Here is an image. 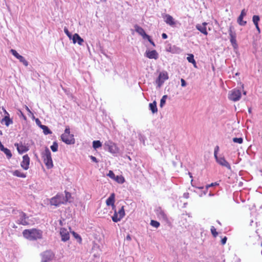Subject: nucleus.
I'll list each match as a JSON object with an SVG mask.
<instances>
[{
    "label": "nucleus",
    "instance_id": "f257e3e1",
    "mask_svg": "<svg viewBox=\"0 0 262 262\" xmlns=\"http://www.w3.org/2000/svg\"><path fill=\"white\" fill-rule=\"evenodd\" d=\"M23 236L30 241H36L41 239L42 237V231L41 230L33 228L31 229H25L24 230Z\"/></svg>",
    "mask_w": 262,
    "mask_h": 262
},
{
    "label": "nucleus",
    "instance_id": "f03ea898",
    "mask_svg": "<svg viewBox=\"0 0 262 262\" xmlns=\"http://www.w3.org/2000/svg\"><path fill=\"white\" fill-rule=\"evenodd\" d=\"M42 157L47 168H51L53 166V161L51 152L48 147H46L45 151L42 153Z\"/></svg>",
    "mask_w": 262,
    "mask_h": 262
},
{
    "label": "nucleus",
    "instance_id": "7ed1b4c3",
    "mask_svg": "<svg viewBox=\"0 0 262 262\" xmlns=\"http://www.w3.org/2000/svg\"><path fill=\"white\" fill-rule=\"evenodd\" d=\"M65 200L63 194H57L50 199V202L51 205L57 207L61 204H65Z\"/></svg>",
    "mask_w": 262,
    "mask_h": 262
},
{
    "label": "nucleus",
    "instance_id": "20e7f679",
    "mask_svg": "<svg viewBox=\"0 0 262 262\" xmlns=\"http://www.w3.org/2000/svg\"><path fill=\"white\" fill-rule=\"evenodd\" d=\"M104 149L113 154H117L119 151V148L111 141H107L104 144Z\"/></svg>",
    "mask_w": 262,
    "mask_h": 262
},
{
    "label": "nucleus",
    "instance_id": "39448f33",
    "mask_svg": "<svg viewBox=\"0 0 262 262\" xmlns=\"http://www.w3.org/2000/svg\"><path fill=\"white\" fill-rule=\"evenodd\" d=\"M41 262H50L55 258V254L51 250H46L40 254Z\"/></svg>",
    "mask_w": 262,
    "mask_h": 262
},
{
    "label": "nucleus",
    "instance_id": "423d86ee",
    "mask_svg": "<svg viewBox=\"0 0 262 262\" xmlns=\"http://www.w3.org/2000/svg\"><path fill=\"white\" fill-rule=\"evenodd\" d=\"M242 94L239 90L234 89L229 91L228 98L233 101H238L241 98Z\"/></svg>",
    "mask_w": 262,
    "mask_h": 262
},
{
    "label": "nucleus",
    "instance_id": "0eeeda50",
    "mask_svg": "<svg viewBox=\"0 0 262 262\" xmlns=\"http://www.w3.org/2000/svg\"><path fill=\"white\" fill-rule=\"evenodd\" d=\"M234 28L232 26H230L229 28V34L230 36V42L234 48H236L237 45L236 43V34L234 31H233Z\"/></svg>",
    "mask_w": 262,
    "mask_h": 262
},
{
    "label": "nucleus",
    "instance_id": "6e6552de",
    "mask_svg": "<svg viewBox=\"0 0 262 262\" xmlns=\"http://www.w3.org/2000/svg\"><path fill=\"white\" fill-rule=\"evenodd\" d=\"M168 79V75L166 72H161L158 78L157 79L156 82L159 88H160L162 85L164 83L165 80Z\"/></svg>",
    "mask_w": 262,
    "mask_h": 262
},
{
    "label": "nucleus",
    "instance_id": "1a4fd4ad",
    "mask_svg": "<svg viewBox=\"0 0 262 262\" xmlns=\"http://www.w3.org/2000/svg\"><path fill=\"white\" fill-rule=\"evenodd\" d=\"M28 216L27 214L20 211L19 212V219H17L16 223L19 225H28L29 224V222L28 221Z\"/></svg>",
    "mask_w": 262,
    "mask_h": 262
},
{
    "label": "nucleus",
    "instance_id": "9d476101",
    "mask_svg": "<svg viewBox=\"0 0 262 262\" xmlns=\"http://www.w3.org/2000/svg\"><path fill=\"white\" fill-rule=\"evenodd\" d=\"M61 139L67 144H74L75 142L73 135H61Z\"/></svg>",
    "mask_w": 262,
    "mask_h": 262
},
{
    "label": "nucleus",
    "instance_id": "9b49d317",
    "mask_svg": "<svg viewBox=\"0 0 262 262\" xmlns=\"http://www.w3.org/2000/svg\"><path fill=\"white\" fill-rule=\"evenodd\" d=\"M10 52L12 54L18 59L20 62H21L25 66L27 67L28 66V62L25 59V58L21 55H19L16 50L14 49H11Z\"/></svg>",
    "mask_w": 262,
    "mask_h": 262
},
{
    "label": "nucleus",
    "instance_id": "f8f14e48",
    "mask_svg": "<svg viewBox=\"0 0 262 262\" xmlns=\"http://www.w3.org/2000/svg\"><path fill=\"white\" fill-rule=\"evenodd\" d=\"M216 162L222 166L226 167L228 169L231 170V167L230 164L223 157H219L215 159Z\"/></svg>",
    "mask_w": 262,
    "mask_h": 262
},
{
    "label": "nucleus",
    "instance_id": "ddd939ff",
    "mask_svg": "<svg viewBox=\"0 0 262 262\" xmlns=\"http://www.w3.org/2000/svg\"><path fill=\"white\" fill-rule=\"evenodd\" d=\"M30 158L28 155L23 157V161L21 162L20 166L24 170H28L29 168Z\"/></svg>",
    "mask_w": 262,
    "mask_h": 262
},
{
    "label": "nucleus",
    "instance_id": "4468645a",
    "mask_svg": "<svg viewBox=\"0 0 262 262\" xmlns=\"http://www.w3.org/2000/svg\"><path fill=\"white\" fill-rule=\"evenodd\" d=\"M60 234L61 237V241L63 242H66L70 238V235L68 231L64 228L60 229Z\"/></svg>",
    "mask_w": 262,
    "mask_h": 262
},
{
    "label": "nucleus",
    "instance_id": "2eb2a0df",
    "mask_svg": "<svg viewBox=\"0 0 262 262\" xmlns=\"http://www.w3.org/2000/svg\"><path fill=\"white\" fill-rule=\"evenodd\" d=\"M135 31L137 32L139 35L142 36L143 39H146V38H149V35L146 34L144 29L141 27L137 25H135L134 26Z\"/></svg>",
    "mask_w": 262,
    "mask_h": 262
},
{
    "label": "nucleus",
    "instance_id": "dca6fc26",
    "mask_svg": "<svg viewBox=\"0 0 262 262\" xmlns=\"http://www.w3.org/2000/svg\"><path fill=\"white\" fill-rule=\"evenodd\" d=\"M207 25V23H203L202 24H197L195 26L197 30L200 31L203 34L207 35L208 34V32L207 31L206 25Z\"/></svg>",
    "mask_w": 262,
    "mask_h": 262
},
{
    "label": "nucleus",
    "instance_id": "f3484780",
    "mask_svg": "<svg viewBox=\"0 0 262 262\" xmlns=\"http://www.w3.org/2000/svg\"><path fill=\"white\" fill-rule=\"evenodd\" d=\"M145 55L149 59H157L158 58V54L156 50L146 51Z\"/></svg>",
    "mask_w": 262,
    "mask_h": 262
},
{
    "label": "nucleus",
    "instance_id": "a211bd4d",
    "mask_svg": "<svg viewBox=\"0 0 262 262\" xmlns=\"http://www.w3.org/2000/svg\"><path fill=\"white\" fill-rule=\"evenodd\" d=\"M115 195L114 193H112L110 196L106 200V204L107 206H112V209H114L115 208Z\"/></svg>",
    "mask_w": 262,
    "mask_h": 262
},
{
    "label": "nucleus",
    "instance_id": "6ab92c4d",
    "mask_svg": "<svg viewBox=\"0 0 262 262\" xmlns=\"http://www.w3.org/2000/svg\"><path fill=\"white\" fill-rule=\"evenodd\" d=\"M72 40L74 43L77 42L79 45H82L84 42L83 39L77 33H75L73 35Z\"/></svg>",
    "mask_w": 262,
    "mask_h": 262
},
{
    "label": "nucleus",
    "instance_id": "aec40b11",
    "mask_svg": "<svg viewBox=\"0 0 262 262\" xmlns=\"http://www.w3.org/2000/svg\"><path fill=\"white\" fill-rule=\"evenodd\" d=\"M3 110L5 112V113L7 114V116H6L4 118L2 119L1 122H5V124L7 126H8L10 124L12 123L13 121L11 119H10L8 112L4 108H3Z\"/></svg>",
    "mask_w": 262,
    "mask_h": 262
},
{
    "label": "nucleus",
    "instance_id": "412c9836",
    "mask_svg": "<svg viewBox=\"0 0 262 262\" xmlns=\"http://www.w3.org/2000/svg\"><path fill=\"white\" fill-rule=\"evenodd\" d=\"M14 145L15 147H16L17 150L19 154H23L28 150V148L26 147V146L22 144L19 145L18 143H15Z\"/></svg>",
    "mask_w": 262,
    "mask_h": 262
},
{
    "label": "nucleus",
    "instance_id": "4be33fe9",
    "mask_svg": "<svg viewBox=\"0 0 262 262\" xmlns=\"http://www.w3.org/2000/svg\"><path fill=\"white\" fill-rule=\"evenodd\" d=\"M12 173L13 176L19 178H25L26 177V174L22 172L20 170L13 171Z\"/></svg>",
    "mask_w": 262,
    "mask_h": 262
},
{
    "label": "nucleus",
    "instance_id": "5701e85b",
    "mask_svg": "<svg viewBox=\"0 0 262 262\" xmlns=\"http://www.w3.org/2000/svg\"><path fill=\"white\" fill-rule=\"evenodd\" d=\"M165 18H166V19L165 21L166 24H167L170 26L173 25L174 24V21L173 18L171 16H170L169 14H166L165 15Z\"/></svg>",
    "mask_w": 262,
    "mask_h": 262
},
{
    "label": "nucleus",
    "instance_id": "b1692460",
    "mask_svg": "<svg viewBox=\"0 0 262 262\" xmlns=\"http://www.w3.org/2000/svg\"><path fill=\"white\" fill-rule=\"evenodd\" d=\"M149 109L151 110L153 114L157 112L158 109L157 107V102L156 101H154L152 103H149Z\"/></svg>",
    "mask_w": 262,
    "mask_h": 262
},
{
    "label": "nucleus",
    "instance_id": "393cba45",
    "mask_svg": "<svg viewBox=\"0 0 262 262\" xmlns=\"http://www.w3.org/2000/svg\"><path fill=\"white\" fill-rule=\"evenodd\" d=\"M156 213H157V215L159 217H161V218H162L163 219H165L166 218V214H165L164 211L162 210L161 208H159L157 209Z\"/></svg>",
    "mask_w": 262,
    "mask_h": 262
},
{
    "label": "nucleus",
    "instance_id": "a878e982",
    "mask_svg": "<svg viewBox=\"0 0 262 262\" xmlns=\"http://www.w3.org/2000/svg\"><path fill=\"white\" fill-rule=\"evenodd\" d=\"M40 127L43 130V132L45 135H47L52 134V132L50 130V129L48 128L47 126L44 125H40Z\"/></svg>",
    "mask_w": 262,
    "mask_h": 262
},
{
    "label": "nucleus",
    "instance_id": "bb28decb",
    "mask_svg": "<svg viewBox=\"0 0 262 262\" xmlns=\"http://www.w3.org/2000/svg\"><path fill=\"white\" fill-rule=\"evenodd\" d=\"M112 219L113 221L115 223H117L121 220V217L118 216L117 212L116 210L115 211L114 215L112 216Z\"/></svg>",
    "mask_w": 262,
    "mask_h": 262
},
{
    "label": "nucleus",
    "instance_id": "cd10ccee",
    "mask_svg": "<svg viewBox=\"0 0 262 262\" xmlns=\"http://www.w3.org/2000/svg\"><path fill=\"white\" fill-rule=\"evenodd\" d=\"M102 146L101 142L99 140L94 141L93 142V147L94 149H97Z\"/></svg>",
    "mask_w": 262,
    "mask_h": 262
},
{
    "label": "nucleus",
    "instance_id": "c85d7f7f",
    "mask_svg": "<svg viewBox=\"0 0 262 262\" xmlns=\"http://www.w3.org/2000/svg\"><path fill=\"white\" fill-rule=\"evenodd\" d=\"M3 151L6 155L7 159H10L12 157V155L11 151L9 149L5 148V149Z\"/></svg>",
    "mask_w": 262,
    "mask_h": 262
},
{
    "label": "nucleus",
    "instance_id": "c756f323",
    "mask_svg": "<svg viewBox=\"0 0 262 262\" xmlns=\"http://www.w3.org/2000/svg\"><path fill=\"white\" fill-rule=\"evenodd\" d=\"M243 18L244 17H242V16H239L237 18V23L239 24V25H241L242 26H244L247 24L246 21H244L243 20Z\"/></svg>",
    "mask_w": 262,
    "mask_h": 262
},
{
    "label": "nucleus",
    "instance_id": "7c9ffc66",
    "mask_svg": "<svg viewBox=\"0 0 262 262\" xmlns=\"http://www.w3.org/2000/svg\"><path fill=\"white\" fill-rule=\"evenodd\" d=\"M119 216L122 219L125 216V211L124 209V206H122L121 209L117 212Z\"/></svg>",
    "mask_w": 262,
    "mask_h": 262
},
{
    "label": "nucleus",
    "instance_id": "2f4dec72",
    "mask_svg": "<svg viewBox=\"0 0 262 262\" xmlns=\"http://www.w3.org/2000/svg\"><path fill=\"white\" fill-rule=\"evenodd\" d=\"M58 145L56 142H54L52 145L51 146V149L53 152H56L58 150Z\"/></svg>",
    "mask_w": 262,
    "mask_h": 262
},
{
    "label": "nucleus",
    "instance_id": "473e14b6",
    "mask_svg": "<svg viewBox=\"0 0 262 262\" xmlns=\"http://www.w3.org/2000/svg\"><path fill=\"white\" fill-rule=\"evenodd\" d=\"M167 98V95H164L162 97V98L160 100V106L161 107H162L165 105Z\"/></svg>",
    "mask_w": 262,
    "mask_h": 262
},
{
    "label": "nucleus",
    "instance_id": "72a5a7b5",
    "mask_svg": "<svg viewBox=\"0 0 262 262\" xmlns=\"http://www.w3.org/2000/svg\"><path fill=\"white\" fill-rule=\"evenodd\" d=\"M114 180L116 181L117 182L121 184L124 183V179L122 176H116V178Z\"/></svg>",
    "mask_w": 262,
    "mask_h": 262
},
{
    "label": "nucleus",
    "instance_id": "f704fd0d",
    "mask_svg": "<svg viewBox=\"0 0 262 262\" xmlns=\"http://www.w3.org/2000/svg\"><path fill=\"white\" fill-rule=\"evenodd\" d=\"M150 225L152 227H154L157 228H158L160 226V224L159 222H157L156 221L151 220L150 221Z\"/></svg>",
    "mask_w": 262,
    "mask_h": 262
},
{
    "label": "nucleus",
    "instance_id": "c9c22d12",
    "mask_svg": "<svg viewBox=\"0 0 262 262\" xmlns=\"http://www.w3.org/2000/svg\"><path fill=\"white\" fill-rule=\"evenodd\" d=\"M259 17L258 15H254L252 17V21L253 24L255 25L258 24V21H259Z\"/></svg>",
    "mask_w": 262,
    "mask_h": 262
},
{
    "label": "nucleus",
    "instance_id": "e433bc0d",
    "mask_svg": "<svg viewBox=\"0 0 262 262\" xmlns=\"http://www.w3.org/2000/svg\"><path fill=\"white\" fill-rule=\"evenodd\" d=\"M64 32L66 34V35L68 36V37L70 39H72L73 35L69 31L68 28L65 27L64 28Z\"/></svg>",
    "mask_w": 262,
    "mask_h": 262
},
{
    "label": "nucleus",
    "instance_id": "4c0bfd02",
    "mask_svg": "<svg viewBox=\"0 0 262 262\" xmlns=\"http://www.w3.org/2000/svg\"><path fill=\"white\" fill-rule=\"evenodd\" d=\"M72 233L73 235L74 236V237L75 238H76L77 239H78V242L81 243L82 239H81V237L80 236V235L78 234H77V233L75 232L74 231H73L72 232Z\"/></svg>",
    "mask_w": 262,
    "mask_h": 262
},
{
    "label": "nucleus",
    "instance_id": "58836bf2",
    "mask_svg": "<svg viewBox=\"0 0 262 262\" xmlns=\"http://www.w3.org/2000/svg\"><path fill=\"white\" fill-rule=\"evenodd\" d=\"M233 141L234 143L242 144L243 142V139L242 138H233Z\"/></svg>",
    "mask_w": 262,
    "mask_h": 262
},
{
    "label": "nucleus",
    "instance_id": "ea45409f",
    "mask_svg": "<svg viewBox=\"0 0 262 262\" xmlns=\"http://www.w3.org/2000/svg\"><path fill=\"white\" fill-rule=\"evenodd\" d=\"M210 230L213 236L216 237L218 233L216 232V229L214 226L211 227Z\"/></svg>",
    "mask_w": 262,
    "mask_h": 262
},
{
    "label": "nucleus",
    "instance_id": "a19ab883",
    "mask_svg": "<svg viewBox=\"0 0 262 262\" xmlns=\"http://www.w3.org/2000/svg\"><path fill=\"white\" fill-rule=\"evenodd\" d=\"M187 59L189 62H194V56L193 54H189V56L187 57Z\"/></svg>",
    "mask_w": 262,
    "mask_h": 262
},
{
    "label": "nucleus",
    "instance_id": "79ce46f5",
    "mask_svg": "<svg viewBox=\"0 0 262 262\" xmlns=\"http://www.w3.org/2000/svg\"><path fill=\"white\" fill-rule=\"evenodd\" d=\"M65 194L66 195L64 196V199L66 200L65 203H66L68 201L69 198L71 197V193L69 192L65 191Z\"/></svg>",
    "mask_w": 262,
    "mask_h": 262
},
{
    "label": "nucleus",
    "instance_id": "37998d69",
    "mask_svg": "<svg viewBox=\"0 0 262 262\" xmlns=\"http://www.w3.org/2000/svg\"><path fill=\"white\" fill-rule=\"evenodd\" d=\"M111 179L114 180L116 178V176L113 171L110 170L108 173L107 174Z\"/></svg>",
    "mask_w": 262,
    "mask_h": 262
},
{
    "label": "nucleus",
    "instance_id": "c03bdc74",
    "mask_svg": "<svg viewBox=\"0 0 262 262\" xmlns=\"http://www.w3.org/2000/svg\"><path fill=\"white\" fill-rule=\"evenodd\" d=\"M219 150V147L218 146H216L215 147L214 151V156L215 159L219 157L217 156V152H218Z\"/></svg>",
    "mask_w": 262,
    "mask_h": 262
},
{
    "label": "nucleus",
    "instance_id": "a18cd8bd",
    "mask_svg": "<svg viewBox=\"0 0 262 262\" xmlns=\"http://www.w3.org/2000/svg\"><path fill=\"white\" fill-rule=\"evenodd\" d=\"M62 135H71L70 134V128L69 126H66L64 130V133Z\"/></svg>",
    "mask_w": 262,
    "mask_h": 262
},
{
    "label": "nucleus",
    "instance_id": "49530a36",
    "mask_svg": "<svg viewBox=\"0 0 262 262\" xmlns=\"http://www.w3.org/2000/svg\"><path fill=\"white\" fill-rule=\"evenodd\" d=\"M181 86H183V87H184V86H186V81H185V80L184 79H181Z\"/></svg>",
    "mask_w": 262,
    "mask_h": 262
},
{
    "label": "nucleus",
    "instance_id": "de8ad7c7",
    "mask_svg": "<svg viewBox=\"0 0 262 262\" xmlns=\"http://www.w3.org/2000/svg\"><path fill=\"white\" fill-rule=\"evenodd\" d=\"M246 15V11L245 9L242 10L239 16H242V17H244Z\"/></svg>",
    "mask_w": 262,
    "mask_h": 262
},
{
    "label": "nucleus",
    "instance_id": "09e8293b",
    "mask_svg": "<svg viewBox=\"0 0 262 262\" xmlns=\"http://www.w3.org/2000/svg\"><path fill=\"white\" fill-rule=\"evenodd\" d=\"M227 238L226 236H225L222 239L221 244L222 245H225L227 242Z\"/></svg>",
    "mask_w": 262,
    "mask_h": 262
},
{
    "label": "nucleus",
    "instance_id": "8fccbe9b",
    "mask_svg": "<svg viewBox=\"0 0 262 262\" xmlns=\"http://www.w3.org/2000/svg\"><path fill=\"white\" fill-rule=\"evenodd\" d=\"M90 158H91V159L93 162H95V163H98V160H97V159H96V157H94V156H90Z\"/></svg>",
    "mask_w": 262,
    "mask_h": 262
},
{
    "label": "nucleus",
    "instance_id": "3c124183",
    "mask_svg": "<svg viewBox=\"0 0 262 262\" xmlns=\"http://www.w3.org/2000/svg\"><path fill=\"white\" fill-rule=\"evenodd\" d=\"M146 39H147L153 46H155L154 42L151 39L150 37L149 36V38H146Z\"/></svg>",
    "mask_w": 262,
    "mask_h": 262
},
{
    "label": "nucleus",
    "instance_id": "603ef678",
    "mask_svg": "<svg viewBox=\"0 0 262 262\" xmlns=\"http://www.w3.org/2000/svg\"><path fill=\"white\" fill-rule=\"evenodd\" d=\"M218 185V184L217 183H212L211 184H210V185H208L207 186V188L210 187H212V186H215V185Z\"/></svg>",
    "mask_w": 262,
    "mask_h": 262
},
{
    "label": "nucleus",
    "instance_id": "864d4df0",
    "mask_svg": "<svg viewBox=\"0 0 262 262\" xmlns=\"http://www.w3.org/2000/svg\"><path fill=\"white\" fill-rule=\"evenodd\" d=\"M5 148L6 147H5L4 146V145L2 144V143L0 141V150L3 151L5 149Z\"/></svg>",
    "mask_w": 262,
    "mask_h": 262
},
{
    "label": "nucleus",
    "instance_id": "5fc2aeb1",
    "mask_svg": "<svg viewBox=\"0 0 262 262\" xmlns=\"http://www.w3.org/2000/svg\"><path fill=\"white\" fill-rule=\"evenodd\" d=\"M25 108L26 110H27V111L30 114L32 115L33 116V113L31 112V111H30V110L29 108V107L27 106H25Z\"/></svg>",
    "mask_w": 262,
    "mask_h": 262
},
{
    "label": "nucleus",
    "instance_id": "6e6d98bb",
    "mask_svg": "<svg viewBox=\"0 0 262 262\" xmlns=\"http://www.w3.org/2000/svg\"><path fill=\"white\" fill-rule=\"evenodd\" d=\"M35 121H36V124L40 127V125H41V122L39 120V119L37 118L36 120H35Z\"/></svg>",
    "mask_w": 262,
    "mask_h": 262
},
{
    "label": "nucleus",
    "instance_id": "4d7b16f0",
    "mask_svg": "<svg viewBox=\"0 0 262 262\" xmlns=\"http://www.w3.org/2000/svg\"><path fill=\"white\" fill-rule=\"evenodd\" d=\"M255 26L256 29L257 30V31L259 33H260V28H259V27L258 26V24H256V25H255Z\"/></svg>",
    "mask_w": 262,
    "mask_h": 262
},
{
    "label": "nucleus",
    "instance_id": "13d9d810",
    "mask_svg": "<svg viewBox=\"0 0 262 262\" xmlns=\"http://www.w3.org/2000/svg\"><path fill=\"white\" fill-rule=\"evenodd\" d=\"M20 115H21V116L23 118V119H24V120H26L27 119L26 117L24 115V114L22 113V112H21V111H20Z\"/></svg>",
    "mask_w": 262,
    "mask_h": 262
},
{
    "label": "nucleus",
    "instance_id": "bf43d9fd",
    "mask_svg": "<svg viewBox=\"0 0 262 262\" xmlns=\"http://www.w3.org/2000/svg\"><path fill=\"white\" fill-rule=\"evenodd\" d=\"M162 37L163 39H166L167 38V35L166 33H163L162 34Z\"/></svg>",
    "mask_w": 262,
    "mask_h": 262
},
{
    "label": "nucleus",
    "instance_id": "052dcab7",
    "mask_svg": "<svg viewBox=\"0 0 262 262\" xmlns=\"http://www.w3.org/2000/svg\"><path fill=\"white\" fill-rule=\"evenodd\" d=\"M126 239L127 241H130L131 237H130V235H127V236L126 237Z\"/></svg>",
    "mask_w": 262,
    "mask_h": 262
},
{
    "label": "nucleus",
    "instance_id": "680f3d73",
    "mask_svg": "<svg viewBox=\"0 0 262 262\" xmlns=\"http://www.w3.org/2000/svg\"><path fill=\"white\" fill-rule=\"evenodd\" d=\"M191 63L193 64V66H194L195 68H196V62H195V60H194V62H191Z\"/></svg>",
    "mask_w": 262,
    "mask_h": 262
},
{
    "label": "nucleus",
    "instance_id": "e2e57ef3",
    "mask_svg": "<svg viewBox=\"0 0 262 262\" xmlns=\"http://www.w3.org/2000/svg\"><path fill=\"white\" fill-rule=\"evenodd\" d=\"M191 63L193 64V66H194L195 68H196V62H195V60H194V62H191Z\"/></svg>",
    "mask_w": 262,
    "mask_h": 262
},
{
    "label": "nucleus",
    "instance_id": "0e129e2a",
    "mask_svg": "<svg viewBox=\"0 0 262 262\" xmlns=\"http://www.w3.org/2000/svg\"><path fill=\"white\" fill-rule=\"evenodd\" d=\"M184 196L185 198H188V193H184Z\"/></svg>",
    "mask_w": 262,
    "mask_h": 262
},
{
    "label": "nucleus",
    "instance_id": "69168bd1",
    "mask_svg": "<svg viewBox=\"0 0 262 262\" xmlns=\"http://www.w3.org/2000/svg\"><path fill=\"white\" fill-rule=\"evenodd\" d=\"M251 112H252L251 108H249L248 109V112H249V113H251Z\"/></svg>",
    "mask_w": 262,
    "mask_h": 262
},
{
    "label": "nucleus",
    "instance_id": "338daca9",
    "mask_svg": "<svg viewBox=\"0 0 262 262\" xmlns=\"http://www.w3.org/2000/svg\"><path fill=\"white\" fill-rule=\"evenodd\" d=\"M217 222L219 224L221 225V224L219 221H217Z\"/></svg>",
    "mask_w": 262,
    "mask_h": 262
},
{
    "label": "nucleus",
    "instance_id": "774afa93",
    "mask_svg": "<svg viewBox=\"0 0 262 262\" xmlns=\"http://www.w3.org/2000/svg\"><path fill=\"white\" fill-rule=\"evenodd\" d=\"M243 94H244V95H246V91H244Z\"/></svg>",
    "mask_w": 262,
    "mask_h": 262
}]
</instances>
